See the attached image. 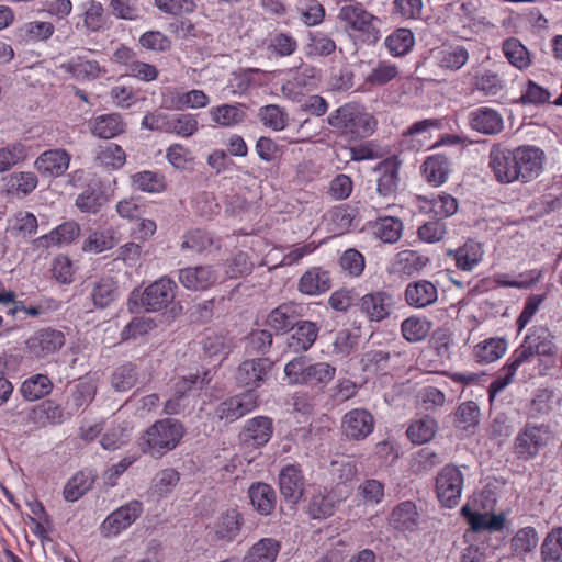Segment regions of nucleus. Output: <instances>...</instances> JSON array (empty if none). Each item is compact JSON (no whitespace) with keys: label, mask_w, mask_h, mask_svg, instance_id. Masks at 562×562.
Masks as SVG:
<instances>
[{"label":"nucleus","mask_w":562,"mask_h":562,"mask_svg":"<svg viewBox=\"0 0 562 562\" xmlns=\"http://www.w3.org/2000/svg\"><path fill=\"white\" fill-rule=\"evenodd\" d=\"M435 57L441 69L457 71L469 60V52L462 45H442Z\"/></svg>","instance_id":"47"},{"label":"nucleus","mask_w":562,"mask_h":562,"mask_svg":"<svg viewBox=\"0 0 562 562\" xmlns=\"http://www.w3.org/2000/svg\"><path fill=\"white\" fill-rule=\"evenodd\" d=\"M305 476L300 463H289L281 468L278 484L285 502L297 504L305 492Z\"/></svg>","instance_id":"18"},{"label":"nucleus","mask_w":562,"mask_h":562,"mask_svg":"<svg viewBox=\"0 0 562 562\" xmlns=\"http://www.w3.org/2000/svg\"><path fill=\"white\" fill-rule=\"evenodd\" d=\"M117 244L115 232L112 227L92 229L82 243L85 252L101 254L114 248Z\"/></svg>","instance_id":"51"},{"label":"nucleus","mask_w":562,"mask_h":562,"mask_svg":"<svg viewBox=\"0 0 562 562\" xmlns=\"http://www.w3.org/2000/svg\"><path fill=\"white\" fill-rule=\"evenodd\" d=\"M284 374L289 384L324 387L335 378L336 368L327 362L311 363L300 355L284 366Z\"/></svg>","instance_id":"4"},{"label":"nucleus","mask_w":562,"mask_h":562,"mask_svg":"<svg viewBox=\"0 0 562 562\" xmlns=\"http://www.w3.org/2000/svg\"><path fill=\"white\" fill-rule=\"evenodd\" d=\"M184 435L186 427L183 423L168 417L156 420L144 430L137 443L143 453L160 459L176 449Z\"/></svg>","instance_id":"2"},{"label":"nucleus","mask_w":562,"mask_h":562,"mask_svg":"<svg viewBox=\"0 0 562 562\" xmlns=\"http://www.w3.org/2000/svg\"><path fill=\"white\" fill-rule=\"evenodd\" d=\"M554 351L553 336L546 327H533L531 333L513 355L512 362L504 367L494 380V395L507 386L517 368L533 355H551Z\"/></svg>","instance_id":"3"},{"label":"nucleus","mask_w":562,"mask_h":562,"mask_svg":"<svg viewBox=\"0 0 562 562\" xmlns=\"http://www.w3.org/2000/svg\"><path fill=\"white\" fill-rule=\"evenodd\" d=\"M61 68L77 80H93L102 72L98 60L76 56L61 65Z\"/></svg>","instance_id":"48"},{"label":"nucleus","mask_w":562,"mask_h":562,"mask_svg":"<svg viewBox=\"0 0 562 562\" xmlns=\"http://www.w3.org/2000/svg\"><path fill=\"white\" fill-rule=\"evenodd\" d=\"M87 126L92 136L112 139L124 134L127 125L121 113L112 112L92 116Z\"/></svg>","instance_id":"27"},{"label":"nucleus","mask_w":562,"mask_h":562,"mask_svg":"<svg viewBox=\"0 0 562 562\" xmlns=\"http://www.w3.org/2000/svg\"><path fill=\"white\" fill-rule=\"evenodd\" d=\"M97 474L90 469H82L76 472L65 484L63 496L67 502H77L88 491H90L95 482Z\"/></svg>","instance_id":"41"},{"label":"nucleus","mask_w":562,"mask_h":562,"mask_svg":"<svg viewBox=\"0 0 562 562\" xmlns=\"http://www.w3.org/2000/svg\"><path fill=\"white\" fill-rule=\"evenodd\" d=\"M178 280L190 291H205L217 281V273L212 266L186 267L179 270Z\"/></svg>","instance_id":"31"},{"label":"nucleus","mask_w":562,"mask_h":562,"mask_svg":"<svg viewBox=\"0 0 562 562\" xmlns=\"http://www.w3.org/2000/svg\"><path fill=\"white\" fill-rule=\"evenodd\" d=\"M82 7L81 20L87 34L100 33L110 29L111 23L100 1L89 0Z\"/></svg>","instance_id":"39"},{"label":"nucleus","mask_w":562,"mask_h":562,"mask_svg":"<svg viewBox=\"0 0 562 562\" xmlns=\"http://www.w3.org/2000/svg\"><path fill=\"white\" fill-rule=\"evenodd\" d=\"M143 512V503L132 499L110 513L102 521L100 531L104 537H116L130 528L140 517Z\"/></svg>","instance_id":"14"},{"label":"nucleus","mask_w":562,"mask_h":562,"mask_svg":"<svg viewBox=\"0 0 562 562\" xmlns=\"http://www.w3.org/2000/svg\"><path fill=\"white\" fill-rule=\"evenodd\" d=\"M319 330L321 324L318 322L301 318L288 338V348L295 353L308 351L318 339Z\"/></svg>","instance_id":"34"},{"label":"nucleus","mask_w":562,"mask_h":562,"mask_svg":"<svg viewBox=\"0 0 562 562\" xmlns=\"http://www.w3.org/2000/svg\"><path fill=\"white\" fill-rule=\"evenodd\" d=\"M539 542V537L533 527H524L519 529L510 540L513 554L522 557L533 551Z\"/></svg>","instance_id":"62"},{"label":"nucleus","mask_w":562,"mask_h":562,"mask_svg":"<svg viewBox=\"0 0 562 562\" xmlns=\"http://www.w3.org/2000/svg\"><path fill=\"white\" fill-rule=\"evenodd\" d=\"M327 122L340 137L349 143L361 142L372 136L378 127L374 115L357 102H347L334 110Z\"/></svg>","instance_id":"1"},{"label":"nucleus","mask_w":562,"mask_h":562,"mask_svg":"<svg viewBox=\"0 0 562 562\" xmlns=\"http://www.w3.org/2000/svg\"><path fill=\"white\" fill-rule=\"evenodd\" d=\"M38 180L34 172L20 171L10 175L7 182V190L9 193L20 195H27L35 190Z\"/></svg>","instance_id":"63"},{"label":"nucleus","mask_w":562,"mask_h":562,"mask_svg":"<svg viewBox=\"0 0 562 562\" xmlns=\"http://www.w3.org/2000/svg\"><path fill=\"white\" fill-rule=\"evenodd\" d=\"M273 429V419L259 415L246 420L240 437L245 443L260 448L270 441Z\"/></svg>","instance_id":"33"},{"label":"nucleus","mask_w":562,"mask_h":562,"mask_svg":"<svg viewBox=\"0 0 562 562\" xmlns=\"http://www.w3.org/2000/svg\"><path fill=\"white\" fill-rule=\"evenodd\" d=\"M93 161L108 171L120 170L126 164V153L121 145L106 142L95 147Z\"/></svg>","instance_id":"38"},{"label":"nucleus","mask_w":562,"mask_h":562,"mask_svg":"<svg viewBox=\"0 0 562 562\" xmlns=\"http://www.w3.org/2000/svg\"><path fill=\"white\" fill-rule=\"evenodd\" d=\"M245 518L237 506L223 510L212 527L213 538L217 542L235 541L244 527Z\"/></svg>","instance_id":"20"},{"label":"nucleus","mask_w":562,"mask_h":562,"mask_svg":"<svg viewBox=\"0 0 562 562\" xmlns=\"http://www.w3.org/2000/svg\"><path fill=\"white\" fill-rule=\"evenodd\" d=\"M374 427L375 419L366 408H352L341 418V432L348 440H364L373 432Z\"/></svg>","instance_id":"17"},{"label":"nucleus","mask_w":562,"mask_h":562,"mask_svg":"<svg viewBox=\"0 0 562 562\" xmlns=\"http://www.w3.org/2000/svg\"><path fill=\"white\" fill-rule=\"evenodd\" d=\"M262 71L258 68H240L232 74L229 87L234 93L246 94L252 88L260 85V75Z\"/></svg>","instance_id":"56"},{"label":"nucleus","mask_w":562,"mask_h":562,"mask_svg":"<svg viewBox=\"0 0 562 562\" xmlns=\"http://www.w3.org/2000/svg\"><path fill=\"white\" fill-rule=\"evenodd\" d=\"M338 18L346 26L356 33L357 37L368 45L379 42L381 33L376 26L379 18L364 9L361 2L345 4L340 8Z\"/></svg>","instance_id":"5"},{"label":"nucleus","mask_w":562,"mask_h":562,"mask_svg":"<svg viewBox=\"0 0 562 562\" xmlns=\"http://www.w3.org/2000/svg\"><path fill=\"white\" fill-rule=\"evenodd\" d=\"M247 496L252 509L258 515L267 517L274 513L278 495L269 483L262 481L252 482L247 490Z\"/></svg>","instance_id":"28"},{"label":"nucleus","mask_w":562,"mask_h":562,"mask_svg":"<svg viewBox=\"0 0 562 562\" xmlns=\"http://www.w3.org/2000/svg\"><path fill=\"white\" fill-rule=\"evenodd\" d=\"M396 304V297L391 291L375 289L359 297L357 308L369 323H382L392 316Z\"/></svg>","instance_id":"8"},{"label":"nucleus","mask_w":562,"mask_h":562,"mask_svg":"<svg viewBox=\"0 0 562 562\" xmlns=\"http://www.w3.org/2000/svg\"><path fill=\"white\" fill-rule=\"evenodd\" d=\"M209 115L213 123L222 127L239 125L246 119V112L241 103H224L212 106L209 110Z\"/></svg>","instance_id":"45"},{"label":"nucleus","mask_w":562,"mask_h":562,"mask_svg":"<svg viewBox=\"0 0 562 562\" xmlns=\"http://www.w3.org/2000/svg\"><path fill=\"white\" fill-rule=\"evenodd\" d=\"M54 383L44 373H36L26 378L20 385L19 392L24 401H44L53 392Z\"/></svg>","instance_id":"40"},{"label":"nucleus","mask_w":562,"mask_h":562,"mask_svg":"<svg viewBox=\"0 0 562 562\" xmlns=\"http://www.w3.org/2000/svg\"><path fill=\"white\" fill-rule=\"evenodd\" d=\"M432 328V322L426 316L411 315L402 321L400 330L402 337L409 344L426 340Z\"/></svg>","instance_id":"43"},{"label":"nucleus","mask_w":562,"mask_h":562,"mask_svg":"<svg viewBox=\"0 0 562 562\" xmlns=\"http://www.w3.org/2000/svg\"><path fill=\"white\" fill-rule=\"evenodd\" d=\"M70 160L71 156L66 149H47L36 158L34 167L41 176L58 178L67 171Z\"/></svg>","instance_id":"30"},{"label":"nucleus","mask_w":562,"mask_h":562,"mask_svg":"<svg viewBox=\"0 0 562 562\" xmlns=\"http://www.w3.org/2000/svg\"><path fill=\"white\" fill-rule=\"evenodd\" d=\"M307 306L302 302L289 300L272 308L265 321L266 326L276 334H289L297 322L306 316Z\"/></svg>","instance_id":"13"},{"label":"nucleus","mask_w":562,"mask_h":562,"mask_svg":"<svg viewBox=\"0 0 562 562\" xmlns=\"http://www.w3.org/2000/svg\"><path fill=\"white\" fill-rule=\"evenodd\" d=\"M176 282L161 277L144 289L140 294V304L147 312L165 310L176 297Z\"/></svg>","instance_id":"15"},{"label":"nucleus","mask_w":562,"mask_h":562,"mask_svg":"<svg viewBox=\"0 0 562 562\" xmlns=\"http://www.w3.org/2000/svg\"><path fill=\"white\" fill-rule=\"evenodd\" d=\"M259 405V395L243 392L222 401L215 408V416L221 420L233 423L251 413Z\"/></svg>","instance_id":"19"},{"label":"nucleus","mask_w":562,"mask_h":562,"mask_svg":"<svg viewBox=\"0 0 562 562\" xmlns=\"http://www.w3.org/2000/svg\"><path fill=\"white\" fill-rule=\"evenodd\" d=\"M429 258L417 250L405 249L396 255V267L402 276L418 274L428 263Z\"/></svg>","instance_id":"52"},{"label":"nucleus","mask_w":562,"mask_h":562,"mask_svg":"<svg viewBox=\"0 0 562 562\" xmlns=\"http://www.w3.org/2000/svg\"><path fill=\"white\" fill-rule=\"evenodd\" d=\"M281 542L274 538H261L254 543L241 562H276Z\"/></svg>","instance_id":"49"},{"label":"nucleus","mask_w":562,"mask_h":562,"mask_svg":"<svg viewBox=\"0 0 562 562\" xmlns=\"http://www.w3.org/2000/svg\"><path fill=\"white\" fill-rule=\"evenodd\" d=\"M214 244L210 232L203 228H192L182 236L181 250H191L198 254L209 250Z\"/></svg>","instance_id":"59"},{"label":"nucleus","mask_w":562,"mask_h":562,"mask_svg":"<svg viewBox=\"0 0 562 562\" xmlns=\"http://www.w3.org/2000/svg\"><path fill=\"white\" fill-rule=\"evenodd\" d=\"M452 171V161L449 156L442 153H436L427 156L419 167V172L424 181L432 187L443 186Z\"/></svg>","instance_id":"21"},{"label":"nucleus","mask_w":562,"mask_h":562,"mask_svg":"<svg viewBox=\"0 0 562 562\" xmlns=\"http://www.w3.org/2000/svg\"><path fill=\"white\" fill-rule=\"evenodd\" d=\"M416 203L420 213L432 214L435 218L443 221L458 212V200L447 192L428 195H417Z\"/></svg>","instance_id":"22"},{"label":"nucleus","mask_w":562,"mask_h":562,"mask_svg":"<svg viewBox=\"0 0 562 562\" xmlns=\"http://www.w3.org/2000/svg\"><path fill=\"white\" fill-rule=\"evenodd\" d=\"M403 160L398 155H391L373 167L376 173V193L380 198L392 199L397 195L401 187V168Z\"/></svg>","instance_id":"12"},{"label":"nucleus","mask_w":562,"mask_h":562,"mask_svg":"<svg viewBox=\"0 0 562 562\" xmlns=\"http://www.w3.org/2000/svg\"><path fill=\"white\" fill-rule=\"evenodd\" d=\"M338 266L345 276L356 279L364 271L366 258L358 249L348 248L338 258Z\"/></svg>","instance_id":"60"},{"label":"nucleus","mask_w":562,"mask_h":562,"mask_svg":"<svg viewBox=\"0 0 562 562\" xmlns=\"http://www.w3.org/2000/svg\"><path fill=\"white\" fill-rule=\"evenodd\" d=\"M304 508L305 514L314 520L331 517L341 502L348 498L349 492L342 493L338 487L313 484Z\"/></svg>","instance_id":"7"},{"label":"nucleus","mask_w":562,"mask_h":562,"mask_svg":"<svg viewBox=\"0 0 562 562\" xmlns=\"http://www.w3.org/2000/svg\"><path fill=\"white\" fill-rule=\"evenodd\" d=\"M319 82V71L313 66H305L296 70L293 78L283 85L282 90L286 97L295 100L315 90Z\"/></svg>","instance_id":"32"},{"label":"nucleus","mask_w":562,"mask_h":562,"mask_svg":"<svg viewBox=\"0 0 562 562\" xmlns=\"http://www.w3.org/2000/svg\"><path fill=\"white\" fill-rule=\"evenodd\" d=\"M503 53L507 60L517 69L524 70L531 65V55L527 47L517 38H508L503 44Z\"/></svg>","instance_id":"58"},{"label":"nucleus","mask_w":562,"mask_h":562,"mask_svg":"<svg viewBox=\"0 0 562 562\" xmlns=\"http://www.w3.org/2000/svg\"><path fill=\"white\" fill-rule=\"evenodd\" d=\"M372 235L384 244L397 243L404 232V223L397 216L382 215L368 223Z\"/></svg>","instance_id":"37"},{"label":"nucleus","mask_w":562,"mask_h":562,"mask_svg":"<svg viewBox=\"0 0 562 562\" xmlns=\"http://www.w3.org/2000/svg\"><path fill=\"white\" fill-rule=\"evenodd\" d=\"M273 366V361L266 357L246 359L235 371V382L245 392L256 393L269 379Z\"/></svg>","instance_id":"9"},{"label":"nucleus","mask_w":562,"mask_h":562,"mask_svg":"<svg viewBox=\"0 0 562 562\" xmlns=\"http://www.w3.org/2000/svg\"><path fill=\"white\" fill-rule=\"evenodd\" d=\"M448 256L451 257L458 269L471 271L483 257V249L480 243L469 239L456 250H450Z\"/></svg>","instance_id":"46"},{"label":"nucleus","mask_w":562,"mask_h":562,"mask_svg":"<svg viewBox=\"0 0 562 562\" xmlns=\"http://www.w3.org/2000/svg\"><path fill=\"white\" fill-rule=\"evenodd\" d=\"M462 471L453 465H445L436 476V494L439 503L447 508L458 505L463 490Z\"/></svg>","instance_id":"10"},{"label":"nucleus","mask_w":562,"mask_h":562,"mask_svg":"<svg viewBox=\"0 0 562 562\" xmlns=\"http://www.w3.org/2000/svg\"><path fill=\"white\" fill-rule=\"evenodd\" d=\"M110 201L104 182L100 178H92L83 191L78 194L75 205L81 213L97 214Z\"/></svg>","instance_id":"23"},{"label":"nucleus","mask_w":562,"mask_h":562,"mask_svg":"<svg viewBox=\"0 0 562 562\" xmlns=\"http://www.w3.org/2000/svg\"><path fill=\"white\" fill-rule=\"evenodd\" d=\"M423 515L413 501H402L396 504L387 517L389 527L396 532L408 535L420 530Z\"/></svg>","instance_id":"16"},{"label":"nucleus","mask_w":562,"mask_h":562,"mask_svg":"<svg viewBox=\"0 0 562 562\" xmlns=\"http://www.w3.org/2000/svg\"><path fill=\"white\" fill-rule=\"evenodd\" d=\"M134 189L150 194L162 193L167 190V178L161 171L142 170L131 176Z\"/></svg>","instance_id":"44"},{"label":"nucleus","mask_w":562,"mask_h":562,"mask_svg":"<svg viewBox=\"0 0 562 562\" xmlns=\"http://www.w3.org/2000/svg\"><path fill=\"white\" fill-rule=\"evenodd\" d=\"M384 45L391 56H406L415 45L414 33L409 29L398 27L385 37Z\"/></svg>","instance_id":"50"},{"label":"nucleus","mask_w":562,"mask_h":562,"mask_svg":"<svg viewBox=\"0 0 562 562\" xmlns=\"http://www.w3.org/2000/svg\"><path fill=\"white\" fill-rule=\"evenodd\" d=\"M331 288V272L322 266L310 267L297 281V291L307 296L325 294Z\"/></svg>","instance_id":"26"},{"label":"nucleus","mask_w":562,"mask_h":562,"mask_svg":"<svg viewBox=\"0 0 562 562\" xmlns=\"http://www.w3.org/2000/svg\"><path fill=\"white\" fill-rule=\"evenodd\" d=\"M117 284L110 278H101L94 283L91 291V299L95 307L105 308L117 297Z\"/></svg>","instance_id":"61"},{"label":"nucleus","mask_w":562,"mask_h":562,"mask_svg":"<svg viewBox=\"0 0 562 562\" xmlns=\"http://www.w3.org/2000/svg\"><path fill=\"white\" fill-rule=\"evenodd\" d=\"M406 304L414 308H425L438 300L437 285L426 279L408 282L404 290Z\"/></svg>","instance_id":"35"},{"label":"nucleus","mask_w":562,"mask_h":562,"mask_svg":"<svg viewBox=\"0 0 562 562\" xmlns=\"http://www.w3.org/2000/svg\"><path fill=\"white\" fill-rule=\"evenodd\" d=\"M542 562H562V527L552 529L541 546Z\"/></svg>","instance_id":"64"},{"label":"nucleus","mask_w":562,"mask_h":562,"mask_svg":"<svg viewBox=\"0 0 562 562\" xmlns=\"http://www.w3.org/2000/svg\"><path fill=\"white\" fill-rule=\"evenodd\" d=\"M438 429L437 420L430 416H424L411 423L407 428V438L415 445L430 441Z\"/></svg>","instance_id":"55"},{"label":"nucleus","mask_w":562,"mask_h":562,"mask_svg":"<svg viewBox=\"0 0 562 562\" xmlns=\"http://www.w3.org/2000/svg\"><path fill=\"white\" fill-rule=\"evenodd\" d=\"M12 307L9 310V313L13 316H16L19 313H24L26 316L38 318L48 313L55 311L57 308V302L53 299H41L37 302L27 304L26 301L16 300L11 302Z\"/></svg>","instance_id":"54"},{"label":"nucleus","mask_w":562,"mask_h":562,"mask_svg":"<svg viewBox=\"0 0 562 562\" xmlns=\"http://www.w3.org/2000/svg\"><path fill=\"white\" fill-rule=\"evenodd\" d=\"M97 384L93 380L88 378H80L69 387L68 395L65 402V407L69 416L82 413L93 402L97 395Z\"/></svg>","instance_id":"25"},{"label":"nucleus","mask_w":562,"mask_h":562,"mask_svg":"<svg viewBox=\"0 0 562 562\" xmlns=\"http://www.w3.org/2000/svg\"><path fill=\"white\" fill-rule=\"evenodd\" d=\"M515 158L518 164V172L520 181L528 182L542 172L544 162V153L541 148L525 145L514 150Z\"/></svg>","instance_id":"24"},{"label":"nucleus","mask_w":562,"mask_h":562,"mask_svg":"<svg viewBox=\"0 0 562 562\" xmlns=\"http://www.w3.org/2000/svg\"><path fill=\"white\" fill-rule=\"evenodd\" d=\"M267 50L277 57H286L294 54L297 49V41L289 33H271L266 40Z\"/></svg>","instance_id":"57"},{"label":"nucleus","mask_w":562,"mask_h":562,"mask_svg":"<svg viewBox=\"0 0 562 562\" xmlns=\"http://www.w3.org/2000/svg\"><path fill=\"white\" fill-rule=\"evenodd\" d=\"M80 235V226L75 221H66L33 240V247L36 249H49L70 245Z\"/></svg>","instance_id":"29"},{"label":"nucleus","mask_w":562,"mask_h":562,"mask_svg":"<svg viewBox=\"0 0 562 562\" xmlns=\"http://www.w3.org/2000/svg\"><path fill=\"white\" fill-rule=\"evenodd\" d=\"M494 177L503 183L520 181L514 150L498 149L496 153L494 151Z\"/></svg>","instance_id":"42"},{"label":"nucleus","mask_w":562,"mask_h":562,"mask_svg":"<svg viewBox=\"0 0 562 562\" xmlns=\"http://www.w3.org/2000/svg\"><path fill=\"white\" fill-rule=\"evenodd\" d=\"M21 424L34 429L60 426L71 419L65 405L54 398H46L20 413Z\"/></svg>","instance_id":"6"},{"label":"nucleus","mask_w":562,"mask_h":562,"mask_svg":"<svg viewBox=\"0 0 562 562\" xmlns=\"http://www.w3.org/2000/svg\"><path fill=\"white\" fill-rule=\"evenodd\" d=\"M66 342L65 334L52 327L36 330L25 341L26 352L36 360H48L56 355Z\"/></svg>","instance_id":"11"},{"label":"nucleus","mask_w":562,"mask_h":562,"mask_svg":"<svg viewBox=\"0 0 562 562\" xmlns=\"http://www.w3.org/2000/svg\"><path fill=\"white\" fill-rule=\"evenodd\" d=\"M550 432L543 427H526L516 438V452L519 457L529 459L535 457L541 447L548 443Z\"/></svg>","instance_id":"36"},{"label":"nucleus","mask_w":562,"mask_h":562,"mask_svg":"<svg viewBox=\"0 0 562 562\" xmlns=\"http://www.w3.org/2000/svg\"><path fill=\"white\" fill-rule=\"evenodd\" d=\"M400 74L398 67L390 60H379L366 76L363 85L368 89L383 87L393 81Z\"/></svg>","instance_id":"53"}]
</instances>
